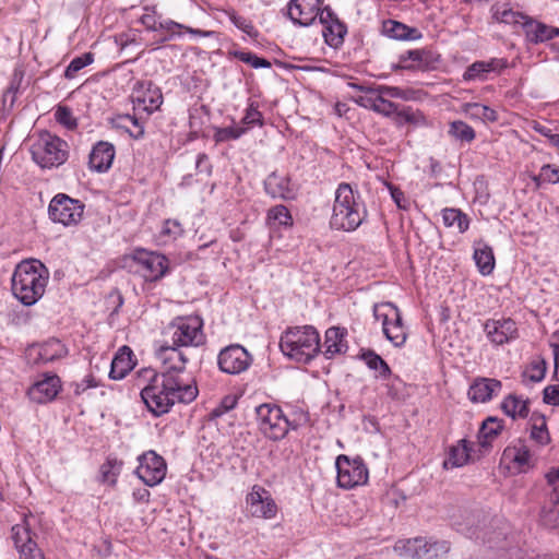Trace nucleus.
Listing matches in <instances>:
<instances>
[{"instance_id":"obj_1","label":"nucleus","mask_w":559,"mask_h":559,"mask_svg":"<svg viewBox=\"0 0 559 559\" xmlns=\"http://www.w3.org/2000/svg\"><path fill=\"white\" fill-rule=\"evenodd\" d=\"M158 359L165 365V370L158 373L154 372L150 378L155 388L160 390L163 394L174 397V401L178 403L189 404L193 402L199 394V390L195 380L186 370L189 357H183L170 349Z\"/></svg>"},{"instance_id":"obj_2","label":"nucleus","mask_w":559,"mask_h":559,"mask_svg":"<svg viewBox=\"0 0 559 559\" xmlns=\"http://www.w3.org/2000/svg\"><path fill=\"white\" fill-rule=\"evenodd\" d=\"M48 278L49 272L39 260L22 261L12 275V293L24 306H33L44 296Z\"/></svg>"},{"instance_id":"obj_3","label":"nucleus","mask_w":559,"mask_h":559,"mask_svg":"<svg viewBox=\"0 0 559 559\" xmlns=\"http://www.w3.org/2000/svg\"><path fill=\"white\" fill-rule=\"evenodd\" d=\"M366 215L360 193L347 182L340 183L335 191L331 227L336 230L354 231L362 224Z\"/></svg>"},{"instance_id":"obj_4","label":"nucleus","mask_w":559,"mask_h":559,"mask_svg":"<svg viewBox=\"0 0 559 559\" xmlns=\"http://www.w3.org/2000/svg\"><path fill=\"white\" fill-rule=\"evenodd\" d=\"M165 335L169 338L156 348L157 358L170 349L188 357L182 347H199L206 341L203 321L198 316L176 318L167 326Z\"/></svg>"},{"instance_id":"obj_5","label":"nucleus","mask_w":559,"mask_h":559,"mask_svg":"<svg viewBox=\"0 0 559 559\" xmlns=\"http://www.w3.org/2000/svg\"><path fill=\"white\" fill-rule=\"evenodd\" d=\"M280 347L288 358L308 364L320 353V336L311 325L289 328L282 334Z\"/></svg>"},{"instance_id":"obj_6","label":"nucleus","mask_w":559,"mask_h":559,"mask_svg":"<svg viewBox=\"0 0 559 559\" xmlns=\"http://www.w3.org/2000/svg\"><path fill=\"white\" fill-rule=\"evenodd\" d=\"M255 415L260 431L274 441L284 439L289 430H296L308 421V416L304 412L290 419L280 406L269 403L257 406Z\"/></svg>"},{"instance_id":"obj_7","label":"nucleus","mask_w":559,"mask_h":559,"mask_svg":"<svg viewBox=\"0 0 559 559\" xmlns=\"http://www.w3.org/2000/svg\"><path fill=\"white\" fill-rule=\"evenodd\" d=\"M68 143L59 136L44 131L33 141L29 152L33 160L41 168L64 164L69 156Z\"/></svg>"},{"instance_id":"obj_8","label":"nucleus","mask_w":559,"mask_h":559,"mask_svg":"<svg viewBox=\"0 0 559 559\" xmlns=\"http://www.w3.org/2000/svg\"><path fill=\"white\" fill-rule=\"evenodd\" d=\"M85 205L66 193L56 194L49 202L48 216L64 227L76 226L83 218Z\"/></svg>"},{"instance_id":"obj_9","label":"nucleus","mask_w":559,"mask_h":559,"mask_svg":"<svg viewBox=\"0 0 559 559\" xmlns=\"http://www.w3.org/2000/svg\"><path fill=\"white\" fill-rule=\"evenodd\" d=\"M373 317L382 324L385 337L394 345L401 346L406 341V330L402 323L400 310L392 302H380L373 306Z\"/></svg>"},{"instance_id":"obj_10","label":"nucleus","mask_w":559,"mask_h":559,"mask_svg":"<svg viewBox=\"0 0 559 559\" xmlns=\"http://www.w3.org/2000/svg\"><path fill=\"white\" fill-rule=\"evenodd\" d=\"M335 467L337 486L343 489L365 485L368 480V468L359 456L350 459L341 454L336 457Z\"/></svg>"},{"instance_id":"obj_11","label":"nucleus","mask_w":559,"mask_h":559,"mask_svg":"<svg viewBox=\"0 0 559 559\" xmlns=\"http://www.w3.org/2000/svg\"><path fill=\"white\" fill-rule=\"evenodd\" d=\"M132 260L136 264V272L145 281L156 282L164 277L169 270L168 259L158 252L147 251L145 249H135Z\"/></svg>"},{"instance_id":"obj_12","label":"nucleus","mask_w":559,"mask_h":559,"mask_svg":"<svg viewBox=\"0 0 559 559\" xmlns=\"http://www.w3.org/2000/svg\"><path fill=\"white\" fill-rule=\"evenodd\" d=\"M252 361V355L240 344H230L222 348L217 355L218 369L231 376L247 371Z\"/></svg>"},{"instance_id":"obj_13","label":"nucleus","mask_w":559,"mask_h":559,"mask_svg":"<svg viewBox=\"0 0 559 559\" xmlns=\"http://www.w3.org/2000/svg\"><path fill=\"white\" fill-rule=\"evenodd\" d=\"M138 460L135 474L145 485L153 487L163 481L167 465L160 455L151 450L140 455Z\"/></svg>"},{"instance_id":"obj_14","label":"nucleus","mask_w":559,"mask_h":559,"mask_svg":"<svg viewBox=\"0 0 559 559\" xmlns=\"http://www.w3.org/2000/svg\"><path fill=\"white\" fill-rule=\"evenodd\" d=\"M145 13L140 17L141 23L145 26L146 29L153 31V32H165L168 35H165L160 38V41H166L170 39L174 35L180 34V29L185 28L187 32H189L192 35L209 37L213 34V32L210 31H201V29H193L190 27H185L183 25L171 21V20H164L158 21L156 12L154 9H151L148 7L144 8Z\"/></svg>"},{"instance_id":"obj_15","label":"nucleus","mask_w":559,"mask_h":559,"mask_svg":"<svg viewBox=\"0 0 559 559\" xmlns=\"http://www.w3.org/2000/svg\"><path fill=\"white\" fill-rule=\"evenodd\" d=\"M67 346L58 338H49L40 344H32L27 347L25 355L34 365H45L68 356Z\"/></svg>"},{"instance_id":"obj_16","label":"nucleus","mask_w":559,"mask_h":559,"mask_svg":"<svg viewBox=\"0 0 559 559\" xmlns=\"http://www.w3.org/2000/svg\"><path fill=\"white\" fill-rule=\"evenodd\" d=\"M248 512L259 519H273L277 512V506L271 493L263 487L254 485L246 496Z\"/></svg>"},{"instance_id":"obj_17","label":"nucleus","mask_w":559,"mask_h":559,"mask_svg":"<svg viewBox=\"0 0 559 559\" xmlns=\"http://www.w3.org/2000/svg\"><path fill=\"white\" fill-rule=\"evenodd\" d=\"M548 493L547 503L543 507L540 521L543 525L559 527V469H551L547 474Z\"/></svg>"},{"instance_id":"obj_18","label":"nucleus","mask_w":559,"mask_h":559,"mask_svg":"<svg viewBox=\"0 0 559 559\" xmlns=\"http://www.w3.org/2000/svg\"><path fill=\"white\" fill-rule=\"evenodd\" d=\"M62 383L59 376L52 372L43 374V379L34 382L27 390L28 399L36 404L52 402L61 391Z\"/></svg>"},{"instance_id":"obj_19","label":"nucleus","mask_w":559,"mask_h":559,"mask_svg":"<svg viewBox=\"0 0 559 559\" xmlns=\"http://www.w3.org/2000/svg\"><path fill=\"white\" fill-rule=\"evenodd\" d=\"M323 0H290L287 4V14L290 21L299 26H310L321 12Z\"/></svg>"},{"instance_id":"obj_20","label":"nucleus","mask_w":559,"mask_h":559,"mask_svg":"<svg viewBox=\"0 0 559 559\" xmlns=\"http://www.w3.org/2000/svg\"><path fill=\"white\" fill-rule=\"evenodd\" d=\"M483 326L488 341L495 346L508 344L518 337L516 323L510 318L489 319Z\"/></svg>"},{"instance_id":"obj_21","label":"nucleus","mask_w":559,"mask_h":559,"mask_svg":"<svg viewBox=\"0 0 559 559\" xmlns=\"http://www.w3.org/2000/svg\"><path fill=\"white\" fill-rule=\"evenodd\" d=\"M319 23L323 25V37L325 43L333 48H338L347 33L345 24H343L330 7H324L319 15Z\"/></svg>"},{"instance_id":"obj_22","label":"nucleus","mask_w":559,"mask_h":559,"mask_svg":"<svg viewBox=\"0 0 559 559\" xmlns=\"http://www.w3.org/2000/svg\"><path fill=\"white\" fill-rule=\"evenodd\" d=\"M12 539L20 559H45L43 552L32 539L31 530L26 522L12 527Z\"/></svg>"},{"instance_id":"obj_23","label":"nucleus","mask_w":559,"mask_h":559,"mask_svg":"<svg viewBox=\"0 0 559 559\" xmlns=\"http://www.w3.org/2000/svg\"><path fill=\"white\" fill-rule=\"evenodd\" d=\"M141 397L147 409L155 416L159 417L167 414L177 403L174 397L163 394L155 384L148 380V383L141 390Z\"/></svg>"},{"instance_id":"obj_24","label":"nucleus","mask_w":559,"mask_h":559,"mask_svg":"<svg viewBox=\"0 0 559 559\" xmlns=\"http://www.w3.org/2000/svg\"><path fill=\"white\" fill-rule=\"evenodd\" d=\"M141 397L147 409L155 416L159 417L167 414L177 403L174 397L163 394L155 384L148 380V383L141 390Z\"/></svg>"},{"instance_id":"obj_25","label":"nucleus","mask_w":559,"mask_h":559,"mask_svg":"<svg viewBox=\"0 0 559 559\" xmlns=\"http://www.w3.org/2000/svg\"><path fill=\"white\" fill-rule=\"evenodd\" d=\"M135 91L136 95L133 98L134 109L152 114L163 104L160 88L151 81L139 83V87Z\"/></svg>"},{"instance_id":"obj_26","label":"nucleus","mask_w":559,"mask_h":559,"mask_svg":"<svg viewBox=\"0 0 559 559\" xmlns=\"http://www.w3.org/2000/svg\"><path fill=\"white\" fill-rule=\"evenodd\" d=\"M503 460L519 472H526L535 465L536 459L525 441L518 440L503 451Z\"/></svg>"},{"instance_id":"obj_27","label":"nucleus","mask_w":559,"mask_h":559,"mask_svg":"<svg viewBox=\"0 0 559 559\" xmlns=\"http://www.w3.org/2000/svg\"><path fill=\"white\" fill-rule=\"evenodd\" d=\"M264 191L272 199L292 200L295 198V189L290 178L276 171L271 173L264 180Z\"/></svg>"},{"instance_id":"obj_28","label":"nucleus","mask_w":559,"mask_h":559,"mask_svg":"<svg viewBox=\"0 0 559 559\" xmlns=\"http://www.w3.org/2000/svg\"><path fill=\"white\" fill-rule=\"evenodd\" d=\"M346 336L347 330L345 328L331 326L325 331L322 353L326 359H332L336 355L347 352Z\"/></svg>"},{"instance_id":"obj_29","label":"nucleus","mask_w":559,"mask_h":559,"mask_svg":"<svg viewBox=\"0 0 559 559\" xmlns=\"http://www.w3.org/2000/svg\"><path fill=\"white\" fill-rule=\"evenodd\" d=\"M115 154L116 150L111 143L106 141L97 142L90 153V168L97 173H106L112 165Z\"/></svg>"},{"instance_id":"obj_30","label":"nucleus","mask_w":559,"mask_h":559,"mask_svg":"<svg viewBox=\"0 0 559 559\" xmlns=\"http://www.w3.org/2000/svg\"><path fill=\"white\" fill-rule=\"evenodd\" d=\"M502 384L493 378H476L468 389V397L474 403H486L501 391Z\"/></svg>"},{"instance_id":"obj_31","label":"nucleus","mask_w":559,"mask_h":559,"mask_svg":"<svg viewBox=\"0 0 559 559\" xmlns=\"http://www.w3.org/2000/svg\"><path fill=\"white\" fill-rule=\"evenodd\" d=\"M523 29L527 41L532 44L544 43L559 36L558 27H552L528 17L523 22Z\"/></svg>"},{"instance_id":"obj_32","label":"nucleus","mask_w":559,"mask_h":559,"mask_svg":"<svg viewBox=\"0 0 559 559\" xmlns=\"http://www.w3.org/2000/svg\"><path fill=\"white\" fill-rule=\"evenodd\" d=\"M385 96L389 97H401L407 99L406 92L397 88V87H389V86H379V94L378 98L376 100V107L374 110L378 114L384 115V116H391L393 114H400L401 110L399 108V105L388 100Z\"/></svg>"},{"instance_id":"obj_33","label":"nucleus","mask_w":559,"mask_h":559,"mask_svg":"<svg viewBox=\"0 0 559 559\" xmlns=\"http://www.w3.org/2000/svg\"><path fill=\"white\" fill-rule=\"evenodd\" d=\"M506 67V61L503 59H491L490 61H476L472 63L465 70L463 74V80L466 82L469 81H485L487 79L488 73L496 71L498 69H502Z\"/></svg>"},{"instance_id":"obj_34","label":"nucleus","mask_w":559,"mask_h":559,"mask_svg":"<svg viewBox=\"0 0 559 559\" xmlns=\"http://www.w3.org/2000/svg\"><path fill=\"white\" fill-rule=\"evenodd\" d=\"M133 369L132 350L128 346L121 347L115 355L109 377L112 380L123 379Z\"/></svg>"},{"instance_id":"obj_35","label":"nucleus","mask_w":559,"mask_h":559,"mask_svg":"<svg viewBox=\"0 0 559 559\" xmlns=\"http://www.w3.org/2000/svg\"><path fill=\"white\" fill-rule=\"evenodd\" d=\"M474 260L480 274L490 275L495 269V257L491 247L483 243L475 248Z\"/></svg>"},{"instance_id":"obj_36","label":"nucleus","mask_w":559,"mask_h":559,"mask_svg":"<svg viewBox=\"0 0 559 559\" xmlns=\"http://www.w3.org/2000/svg\"><path fill=\"white\" fill-rule=\"evenodd\" d=\"M469 448L467 447L466 440H460L457 444L452 445L449 450L447 460L443 465L445 468L449 467H461L465 465L469 460Z\"/></svg>"},{"instance_id":"obj_37","label":"nucleus","mask_w":559,"mask_h":559,"mask_svg":"<svg viewBox=\"0 0 559 559\" xmlns=\"http://www.w3.org/2000/svg\"><path fill=\"white\" fill-rule=\"evenodd\" d=\"M266 224L270 228L289 227L293 225V217L285 205L278 204L267 211Z\"/></svg>"},{"instance_id":"obj_38","label":"nucleus","mask_w":559,"mask_h":559,"mask_svg":"<svg viewBox=\"0 0 559 559\" xmlns=\"http://www.w3.org/2000/svg\"><path fill=\"white\" fill-rule=\"evenodd\" d=\"M464 112L474 120L483 122H496L498 114L495 109L478 103H467L464 105Z\"/></svg>"},{"instance_id":"obj_39","label":"nucleus","mask_w":559,"mask_h":559,"mask_svg":"<svg viewBox=\"0 0 559 559\" xmlns=\"http://www.w3.org/2000/svg\"><path fill=\"white\" fill-rule=\"evenodd\" d=\"M442 219L447 227L456 228L460 233H465L469 226L467 215L457 209H443Z\"/></svg>"},{"instance_id":"obj_40","label":"nucleus","mask_w":559,"mask_h":559,"mask_svg":"<svg viewBox=\"0 0 559 559\" xmlns=\"http://www.w3.org/2000/svg\"><path fill=\"white\" fill-rule=\"evenodd\" d=\"M115 123L117 128L123 129L135 140L144 135L143 123L135 116L120 115L116 118Z\"/></svg>"},{"instance_id":"obj_41","label":"nucleus","mask_w":559,"mask_h":559,"mask_svg":"<svg viewBox=\"0 0 559 559\" xmlns=\"http://www.w3.org/2000/svg\"><path fill=\"white\" fill-rule=\"evenodd\" d=\"M501 408L506 415H508L512 418H516V417L524 418L528 414V407H527L526 401H524L515 395L507 396L501 404Z\"/></svg>"},{"instance_id":"obj_42","label":"nucleus","mask_w":559,"mask_h":559,"mask_svg":"<svg viewBox=\"0 0 559 559\" xmlns=\"http://www.w3.org/2000/svg\"><path fill=\"white\" fill-rule=\"evenodd\" d=\"M492 15L498 22L506 24L523 25V22L527 20V16L513 11L507 4H495L492 7Z\"/></svg>"},{"instance_id":"obj_43","label":"nucleus","mask_w":559,"mask_h":559,"mask_svg":"<svg viewBox=\"0 0 559 559\" xmlns=\"http://www.w3.org/2000/svg\"><path fill=\"white\" fill-rule=\"evenodd\" d=\"M475 516H469L466 519V523L459 524L457 531L462 534L466 535L468 538L481 539L484 542H490L491 538L487 537V527L486 524L483 523L480 525L479 522L475 523Z\"/></svg>"},{"instance_id":"obj_44","label":"nucleus","mask_w":559,"mask_h":559,"mask_svg":"<svg viewBox=\"0 0 559 559\" xmlns=\"http://www.w3.org/2000/svg\"><path fill=\"white\" fill-rule=\"evenodd\" d=\"M360 357L369 369L378 372V377L386 379L391 374L389 365L373 350H366Z\"/></svg>"},{"instance_id":"obj_45","label":"nucleus","mask_w":559,"mask_h":559,"mask_svg":"<svg viewBox=\"0 0 559 559\" xmlns=\"http://www.w3.org/2000/svg\"><path fill=\"white\" fill-rule=\"evenodd\" d=\"M383 33L391 38L395 39H415L414 36L416 33L415 28H409L406 25L396 22V21H388L383 23Z\"/></svg>"},{"instance_id":"obj_46","label":"nucleus","mask_w":559,"mask_h":559,"mask_svg":"<svg viewBox=\"0 0 559 559\" xmlns=\"http://www.w3.org/2000/svg\"><path fill=\"white\" fill-rule=\"evenodd\" d=\"M349 86L364 93L362 95H359L354 98V102L357 105L367 109L374 110L376 100L379 94V86L377 88H373L370 86L359 85L357 83H349Z\"/></svg>"},{"instance_id":"obj_47","label":"nucleus","mask_w":559,"mask_h":559,"mask_svg":"<svg viewBox=\"0 0 559 559\" xmlns=\"http://www.w3.org/2000/svg\"><path fill=\"white\" fill-rule=\"evenodd\" d=\"M183 234V228L177 219H166L158 234L160 243L166 245L175 241Z\"/></svg>"},{"instance_id":"obj_48","label":"nucleus","mask_w":559,"mask_h":559,"mask_svg":"<svg viewBox=\"0 0 559 559\" xmlns=\"http://www.w3.org/2000/svg\"><path fill=\"white\" fill-rule=\"evenodd\" d=\"M547 364L543 357L534 358L523 371V378L531 382H540L546 374Z\"/></svg>"},{"instance_id":"obj_49","label":"nucleus","mask_w":559,"mask_h":559,"mask_svg":"<svg viewBox=\"0 0 559 559\" xmlns=\"http://www.w3.org/2000/svg\"><path fill=\"white\" fill-rule=\"evenodd\" d=\"M530 437L542 447L550 442V436L547 429L546 418L544 416H539L533 420Z\"/></svg>"},{"instance_id":"obj_50","label":"nucleus","mask_w":559,"mask_h":559,"mask_svg":"<svg viewBox=\"0 0 559 559\" xmlns=\"http://www.w3.org/2000/svg\"><path fill=\"white\" fill-rule=\"evenodd\" d=\"M449 549L450 547L447 542L430 538L421 546V555L426 559H437L447 555Z\"/></svg>"},{"instance_id":"obj_51","label":"nucleus","mask_w":559,"mask_h":559,"mask_svg":"<svg viewBox=\"0 0 559 559\" xmlns=\"http://www.w3.org/2000/svg\"><path fill=\"white\" fill-rule=\"evenodd\" d=\"M248 128L246 127H225V128H215L213 139L216 143L227 142L230 140H238L241 138Z\"/></svg>"},{"instance_id":"obj_52","label":"nucleus","mask_w":559,"mask_h":559,"mask_svg":"<svg viewBox=\"0 0 559 559\" xmlns=\"http://www.w3.org/2000/svg\"><path fill=\"white\" fill-rule=\"evenodd\" d=\"M94 61V55L92 52H85L79 57L73 58L64 71V76L72 80L76 74L85 67Z\"/></svg>"},{"instance_id":"obj_53","label":"nucleus","mask_w":559,"mask_h":559,"mask_svg":"<svg viewBox=\"0 0 559 559\" xmlns=\"http://www.w3.org/2000/svg\"><path fill=\"white\" fill-rule=\"evenodd\" d=\"M419 550L418 539L409 538L396 542L394 551L404 559H415Z\"/></svg>"},{"instance_id":"obj_54","label":"nucleus","mask_w":559,"mask_h":559,"mask_svg":"<svg viewBox=\"0 0 559 559\" xmlns=\"http://www.w3.org/2000/svg\"><path fill=\"white\" fill-rule=\"evenodd\" d=\"M502 429L500 420L493 417L487 418L479 430V438L483 439L480 442L486 444L490 442Z\"/></svg>"},{"instance_id":"obj_55","label":"nucleus","mask_w":559,"mask_h":559,"mask_svg":"<svg viewBox=\"0 0 559 559\" xmlns=\"http://www.w3.org/2000/svg\"><path fill=\"white\" fill-rule=\"evenodd\" d=\"M450 134L456 140L472 142L475 139L474 129L464 121H453L450 127Z\"/></svg>"},{"instance_id":"obj_56","label":"nucleus","mask_w":559,"mask_h":559,"mask_svg":"<svg viewBox=\"0 0 559 559\" xmlns=\"http://www.w3.org/2000/svg\"><path fill=\"white\" fill-rule=\"evenodd\" d=\"M534 182L537 187L540 186V182H549L557 183L559 182V166L546 164L540 168V173L538 176L533 177Z\"/></svg>"},{"instance_id":"obj_57","label":"nucleus","mask_w":559,"mask_h":559,"mask_svg":"<svg viewBox=\"0 0 559 559\" xmlns=\"http://www.w3.org/2000/svg\"><path fill=\"white\" fill-rule=\"evenodd\" d=\"M235 57L247 64H250L254 69L271 68L272 63L264 58L258 57L251 51H236Z\"/></svg>"},{"instance_id":"obj_58","label":"nucleus","mask_w":559,"mask_h":559,"mask_svg":"<svg viewBox=\"0 0 559 559\" xmlns=\"http://www.w3.org/2000/svg\"><path fill=\"white\" fill-rule=\"evenodd\" d=\"M241 122L247 127L263 124L262 114L259 111L258 105H255L254 103L249 104Z\"/></svg>"},{"instance_id":"obj_59","label":"nucleus","mask_w":559,"mask_h":559,"mask_svg":"<svg viewBox=\"0 0 559 559\" xmlns=\"http://www.w3.org/2000/svg\"><path fill=\"white\" fill-rule=\"evenodd\" d=\"M56 120L68 129L76 127V120L72 115V111L64 106H59L55 112Z\"/></svg>"},{"instance_id":"obj_60","label":"nucleus","mask_w":559,"mask_h":559,"mask_svg":"<svg viewBox=\"0 0 559 559\" xmlns=\"http://www.w3.org/2000/svg\"><path fill=\"white\" fill-rule=\"evenodd\" d=\"M419 62V50L413 49L407 50L406 52H403L399 56V62L396 64V68L399 69H413L414 64Z\"/></svg>"},{"instance_id":"obj_61","label":"nucleus","mask_w":559,"mask_h":559,"mask_svg":"<svg viewBox=\"0 0 559 559\" xmlns=\"http://www.w3.org/2000/svg\"><path fill=\"white\" fill-rule=\"evenodd\" d=\"M229 19H230L231 23L237 28H239L243 33L248 34L249 36H252L255 34L254 26L252 25L251 21H249L248 19H246L241 15H237L235 13L230 14Z\"/></svg>"},{"instance_id":"obj_62","label":"nucleus","mask_w":559,"mask_h":559,"mask_svg":"<svg viewBox=\"0 0 559 559\" xmlns=\"http://www.w3.org/2000/svg\"><path fill=\"white\" fill-rule=\"evenodd\" d=\"M72 386H73L74 394L75 395H81L87 389L97 388L98 386V382H97V380L95 379V377L93 374H88V376L84 377L81 381L74 382L72 384Z\"/></svg>"},{"instance_id":"obj_63","label":"nucleus","mask_w":559,"mask_h":559,"mask_svg":"<svg viewBox=\"0 0 559 559\" xmlns=\"http://www.w3.org/2000/svg\"><path fill=\"white\" fill-rule=\"evenodd\" d=\"M544 403L559 406V384L547 385L543 391Z\"/></svg>"},{"instance_id":"obj_64","label":"nucleus","mask_w":559,"mask_h":559,"mask_svg":"<svg viewBox=\"0 0 559 559\" xmlns=\"http://www.w3.org/2000/svg\"><path fill=\"white\" fill-rule=\"evenodd\" d=\"M552 341L550 342V347L552 348L554 353V360H555V377L557 380H559V331L555 332L551 335Z\"/></svg>"}]
</instances>
